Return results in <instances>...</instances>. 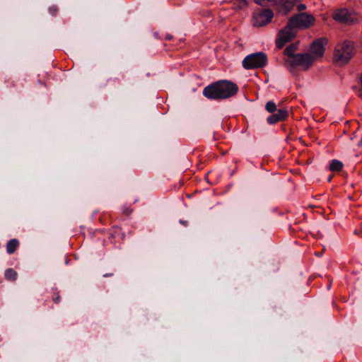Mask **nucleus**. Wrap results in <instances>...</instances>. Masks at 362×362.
Masks as SVG:
<instances>
[{
    "label": "nucleus",
    "mask_w": 362,
    "mask_h": 362,
    "mask_svg": "<svg viewBox=\"0 0 362 362\" xmlns=\"http://www.w3.org/2000/svg\"><path fill=\"white\" fill-rule=\"evenodd\" d=\"M327 43L325 38H320L315 40L311 45V55L315 57V59L318 57L323 56L325 52V45Z\"/></svg>",
    "instance_id": "9d476101"
},
{
    "label": "nucleus",
    "mask_w": 362,
    "mask_h": 362,
    "mask_svg": "<svg viewBox=\"0 0 362 362\" xmlns=\"http://www.w3.org/2000/svg\"><path fill=\"white\" fill-rule=\"evenodd\" d=\"M230 3H232L233 8L235 10H241L248 6L247 0H232Z\"/></svg>",
    "instance_id": "4468645a"
},
{
    "label": "nucleus",
    "mask_w": 362,
    "mask_h": 362,
    "mask_svg": "<svg viewBox=\"0 0 362 362\" xmlns=\"http://www.w3.org/2000/svg\"><path fill=\"white\" fill-rule=\"evenodd\" d=\"M50 11L53 15H54L57 12V8L55 6L51 7Z\"/></svg>",
    "instance_id": "4be33fe9"
},
{
    "label": "nucleus",
    "mask_w": 362,
    "mask_h": 362,
    "mask_svg": "<svg viewBox=\"0 0 362 362\" xmlns=\"http://www.w3.org/2000/svg\"><path fill=\"white\" fill-rule=\"evenodd\" d=\"M53 300H54L55 303H57L59 300V296L58 293H54V296H53Z\"/></svg>",
    "instance_id": "412c9836"
},
{
    "label": "nucleus",
    "mask_w": 362,
    "mask_h": 362,
    "mask_svg": "<svg viewBox=\"0 0 362 362\" xmlns=\"http://www.w3.org/2000/svg\"><path fill=\"white\" fill-rule=\"evenodd\" d=\"M306 9V6L305 4H299V5H297V10L298 11H304Z\"/></svg>",
    "instance_id": "6ab92c4d"
},
{
    "label": "nucleus",
    "mask_w": 362,
    "mask_h": 362,
    "mask_svg": "<svg viewBox=\"0 0 362 362\" xmlns=\"http://www.w3.org/2000/svg\"><path fill=\"white\" fill-rule=\"evenodd\" d=\"M296 36V30L288 21L286 25L281 29L276 40V45L279 49H281L286 43L291 42Z\"/></svg>",
    "instance_id": "0eeeda50"
},
{
    "label": "nucleus",
    "mask_w": 362,
    "mask_h": 362,
    "mask_svg": "<svg viewBox=\"0 0 362 362\" xmlns=\"http://www.w3.org/2000/svg\"><path fill=\"white\" fill-rule=\"evenodd\" d=\"M19 246V242L17 239L10 240L6 245V250L8 254H13Z\"/></svg>",
    "instance_id": "f8f14e48"
},
{
    "label": "nucleus",
    "mask_w": 362,
    "mask_h": 362,
    "mask_svg": "<svg viewBox=\"0 0 362 362\" xmlns=\"http://www.w3.org/2000/svg\"><path fill=\"white\" fill-rule=\"evenodd\" d=\"M354 54V43L344 41L338 44L334 51L333 61L340 65L348 63Z\"/></svg>",
    "instance_id": "f03ea898"
},
{
    "label": "nucleus",
    "mask_w": 362,
    "mask_h": 362,
    "mask_svg": "<svg viewBox=\"0 0 362 362\" xmlns=\"http://www.w3.org/2000/svg\"><path fill=\"white\" fill-rule=\"evenodd\" d=\"M238 90V86L235 83L228 80H221L205 87L203 95L209 99L222 100L235 95Z\"/></svg>",
    "instance_id": "f257e3e1"
},
{
    "label": "nucleus",
    "mask_w": 362,
    "mask_h": 362,
    "mask_svg": "<svg viewBox=\"0 0 362 362\" xmlns=\"http://www.w3.org/2000/svg\"><path fill=\"white\" fill-rule=\"evenodd\" d=\"M207 13H208V16H211V13L210 11H208Z\"/></svg>",
    "instance_id": "5701e85b"
},
{
    "label": "nucleus",
    "mask_w": 362,
    "mask_h": 362,
    "mask_svg": "<svg viewBox=\"0 0 362 362\" xmlns=\"http://www.w3.org/2000/svg\"><path fill=\"white\" fill-rule=\"evenodd\" d=\"M254 1L255 4H257L259 6H267V4H269V3H271L272 5L273 6L275 2V0H254Z\"/></svg>",
    "instance_id": "a211bd4d"
},
{
    "label": "nucleus",
    "mask_w": 362,
    "mask_h": 362,
    "mask_svg": "<svg viewBox=\"0 0 362 362\" xmlns=\"http://www.w3.org/2000/svg\"><path fill=\"white\" fill-rule=\"evenodd\" d=\"M300 0H275L273 6L284 16H287Z\"/></svg>",
    "instance_id": "1a4fd4ad"
},
{
    "label": "nucleus",
    "mask_w": 362,
    "mask_h": 362,
    "mask_svg": "<svg viewBox=\"0 0 362 362\" xmlns=\"http://www.w3.org/2000/svg\"><path fill=\"white\" fill-rule=\"evenodd\" d=\"M288 116V110L286 109H279L277 112V113L273 114L270 115L267 118V122L271 124H275L280 121L285 120Z\"/></svg>",
    "instance_id": "9b49d317"
},
{
    "label": "nucleus",
    "mask_w": 362,
    "mask_h": 362,
    "mask_svg": "<svg viewBox=\"0 0 362 362\" xmlns=\"http://www.w3.org/2000/svg\"><path fill=\"white\" fill-rule=\"evenodd\" d=\"M267 63V57L262 52L247 55L243 60V66L245 69H255L264 67Z\"/></svg>",
    "instance_id": "20e7f679"
},
{
    "label": "nucleus",
    "mask_w": 362,
    "mask_h": 362,
    "mask_svg": "<svg viewBox=\"0 0 362 362\" xmlns=\"http://www.w3.org/2000/svg\"><path fill=\"white\" fill-rule=\"evenodd\" d=\"M297 49L298 45L293 43L286 47L284 53L285 55L288 57V58H293V57L296 55L295 52H296Z\"/></svg>",
    "instance_id": "ddd939ff"
},
{
    "label": "nucleus",
    "mask_w": 362,
    "mask_h": 362,
    "mask_svg": "<svg viewBox=\"0 0 362 362\" xmlns=\"http://www.w3.org/2000/svg\"><path fill=\"white\" fill-rule=\"evenodd\" d=\"M132 210L129 209V208H127L124 210V214H126L127 216H129L132 214Z\"/></svg>",
    "instance_id": "aec40b11"
},
{
    "label": "nucleus",
    "mask_w": 362,
    "mask_h": 362,
    "mask_svg": "<svg viewBox=\"0 0 362 362\" xmlns=\"http://www.w3.org/2000/svg\"><path fill=\"white\" fill-rule=\"evenodd\" d=\"M265 108L269 112L274 113L276 110V105L273 101H269Z\"/></svg>",
    "instance_id": "f3484780"
},
{
    "label": "nucleus",
    "mask_w": 362,
    "mask_h": 362,
    "mask_svg": "<svg viewBox=\"0 0 362 362\" xmlns=\"http://www.w3.org/2000/svg\"><path fill=\"white\" fill-rule=\"evenodd\" d=\"M274 13L271 8H259L252 14V24L255 27H263L272 22Z\"/></svg>",
    "instance_id": "423d86ee"
},
{
    "label": "nucleus",
    "mask_w": 362,
    "mask_h": 362,
    "mask_svg": "<svg viewBox=\"0 0 362 362\" xmlns=\"http://www.w3.org/2000/svg\"><path fill=\"white\" fill-rule=\"evenodd\" d=\"M17 272L13 269H8L5 272V277L8 281H15L17 279Z\"/></svg>",
    "instance_id": "dca6fc26"
},
{
    "label": "nucleus",
    "mask_w": 362,
    "mask_h": 362,
    "mask_svg": "<svg viewBox=\"0 0 362 362\" xmlns=\"http://www.w3.org/2000/svg\"><path fill=\"white\" fill-rule=\"evenodd\" d=\"M343 168V163L337 160H333L329 165V170L332 171L339 172Z\"/></svg>",
    "instance_id": "2eb2a0df"
},
{
    "label": "nucleus",
    "mask_w": 362,
    "mask_h": 362,
    "mask_svg": "<svg viewBox=\"0 0 362 362\" xmlns=\"http://www.w3.org/2000/svg\"><path fill=\"white\" fill-rule=\"evenodd\" d=\"M315 61V57L310 53L296 54L293 58L284 59L285 65L287 67H301L303 70H308Z\"/></svg>",
    "instance_id": "7ed1b4c3"
},
{
    "label": "nucleus",
    "mask_w": 362,
    "mask_h": 362,
    "mask_svg": "<svg viewBox=\"0 0 362 362\" xmlns=\"http://www.w3.org/2000/svg\"><path fill=\"white\" fill-rule=\"evenodd\" d=\"M290 24L296 28L307 29L315 24V17L308 13H300L291 16L288 21Z\"/></svg>",
    "instance_id": "39448f33"
},
{
    "label": "nucleus",
    "mask_w": 362,
    "mask_h": 362,
    "mask_svg": "<svg viewBox=\"0 0 362 362\" xmlns=\"http://www.w3.org/2000/svg\"><path fill=\"white\" fill-rule=\"evenodd\" d=\"M333 18L345 24H352L358 22L359 16L355 13L349 12L346 8L337 9L333 13Z\"/></svg>",
    "instance_id": "6e6552de"
}]
</instances>
